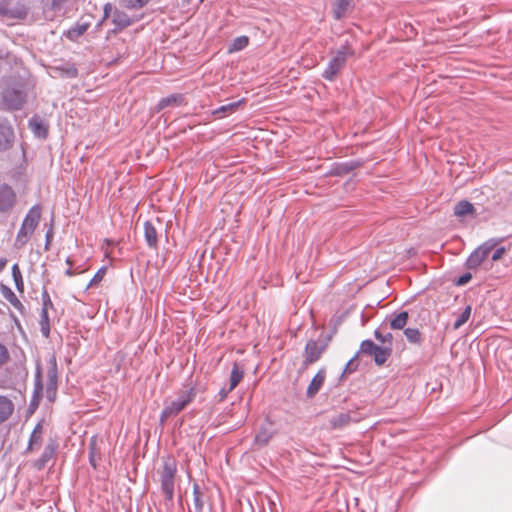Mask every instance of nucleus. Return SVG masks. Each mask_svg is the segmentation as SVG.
<instances>
[{"mask_svg":"<svg viewBox=\"0 0 512 512\" xmlns=\"http://www.w3.org/2000/svg\"><path fill=\"white\" fill-rule=\"evenodd\" d=\"M42 208L40 205L32 206L27 214L25 215L20 229L17 233L14 247L17 249L23 248L30 240L31 236L35 232L40 218H41Z\"/></svg>","mask_w":512,"mask_h":512,"instance_id":"1","label":"nucleus"},{"mask_svg":"<svg viewBox=\"0 0 512 512\" xmlns=\"http://www.w3.org/2000/svg\"><path fill=\"white\" fill-rule=\"evenodd\" d=\"M354 54L352 48L346 42L336 52L335 56L329 61L323 71L322 77L328 81H333L337 74L344 68L348 56Z\"/></svg>","mask_w":512,"mask_h":512,"instance_id":"2","label":"nucleus"},{"mask_svg":"<svg viewBox=\"0 0 512 512\" xmlns=\"http://www.w3.org/2000/svg\"><path fill=\"white\" fill-rule=\"evenodd\" d=\"M197 391L195 387H191L178 394L177 399L166 404L161 412L160 420L164 422L166 419L177 415L196 397Z\"/></svg>","mask_w":512,"mask_h":512,"instance_id":"3","label":"nucleus"},{"mask_svg":"<svg viewBox=\"0 0 512 512\" xmlns=\"http://www.w3.org/2000/svg\"><path fill=\"white\" fill-rule=\"evenodd\" d=\"M176 472L177 467L174 461L164 462L161 472V489L165 499L168 501H172L174 497V482Z\"/></svg>","mask_w":512,"mask_h":512,"instance_id":"4","label":"nucleus"},{"mask_svg":"<svg viewBox=\"0 0 512 512\" xmlns=\"http://www.w3.org/2000/svg\"><path fill=\"white\" fill-rule=\"evenodd\" d=\"M498 241L490 239L476 248L466 260V267L468 269H475L479 267L484 260L487 259L492 249L497 245Z\"/></svg>","mask_w":512,"mask_h":512,"instance_id":"5","label":"nucleus"},{"mask_svg":"<svg viewBox=\"0 0 512 512\" xmlns=\"http://www.w3.org/2000/svg\"><path fill=\"white\" fill-rule=\"evenodd\" d=\"M26 101V94L21 87H8L3 92V102L10 110H19Z\"/></svg>","mask_w":512,"mask_h":512,"instance_id":"6","label":"nucleus"},{"mask_svg":"<svg viewBox=\"0 0 512 512\" xmlns=\"http://www.w3.org/2000/svg\"><path fill=\"white\" fill-rule=\"evenodd\" d=\"M327 347V342L319 344L315 340H309L304 348V362L305 366L311 365L318 361Z\"/></svg>","mask_w":512,"mask_h":512,"instance_id":"7","label":"nucleus"},{"mask_svg":"<svg viewBox=\"0 0 512 512\" xmlns=\"http://www.w3.org/2000/svg\"><path fill=\"white\" fill-rule=\"evenodd\" d=\"M58 449V442L55 437H50L44 447L40 457L34 461V467L38 470L43 469L48 462L55 456Z\"/></svg>","mask_w":512,"mask_h":512,"instance_id":"8","label":"nucleus"},{"mask_svg":"<svg viewBox=\"0 0 512 512\" xmlns=\"http://www.w3.org/2000/svg\"><path fill=\"white\" fill-rule=\"evenodd\" d=\"M16 203V194L7 184L0 186V212L10 211Z\"/></svg>","mask_w":512,"mask_h":512,"instance_id":"9","label":"nucleus"},{"mask_svg":"<svg viewBox=\"0 0 512 512\" xmlns=\"http://www.w3.org/2000/svg\"><path fill=\"white\" fill-rule=\"evenodd\" d=\"M14 139V132L10 123L1 118L0 119V151L8 149Z\"/></svg>","mask_w":512,"mask_h":512,"instance_id":"10","label":"nucleus"},{"mask_svg":"<svg viewBox=\"0 0 512 512\" xmlns=\"http://www.w3.org/2000/svg\"><path fill=\"white\" fill-rule=\"evenodd\" d=\"M326 379V370L324 368L319 369V371L315 374V376L310 381L307 390L306 396L307 398H313L322 388Z\"/></svg>","mask_w":512,"mask_h":512,"instance_id":"11","label":"nucleus"},{"mask_svg":"<svg viewBox=\"0 0 512 512\" xmlns=\"http://www.w3.org/2000/svg\"><path fill=\"white\" fill-rule=\"evenodd\" d=\"M48 370H47V391H56L57 381H58V368H57V359L54 354H52L48 360Z\"/></svg>","mask_w":512,"mask_h":512,"instance_id":"12","label":"nucleus"},{"mask_svg":"<svg viewBox=\"0 0 512 512\" xmlns=\"http://www.w3.org/2000/svg\"><path fill=\"white\" fill-rule=\"evenodd\" d=\"M273 435L274 431L272 429V424L268 423L261 425L254 437V445L258 447L266 446L272 439Z\"/></svg>","mask_w":512,"mask_h":512,"instance_id":"13","label":"nucleus"},{"mask_svg":"<svg viewBox=\"0 0 512 512\" xmlns=\"http://www.w3.org/2000/svg\"><path fill=\"white\" fill-rule=\"evenodd\" d=\"M144 238L149 248L156 249L158 247V232L151 221L144 223Z\"/></svg>","mask_w":512,"mask_h":512,"instance_id":"14","label":"nucleus"},{"mask_svg":"<svg viewBox=\"0 0 512 512\" xmlns=\"http://www.w3.org/2000/svg\"><path fill=\"white\" fill-rule=\"evenodd\" d=\"M29 128L38 138L45 139L48 135V127L38 116H33L28 122Z\"/></svg>","mask_w":512,"mask_h":512,"instance_id":"15","label":"nucleus"},{"mask_svg":"<svg viewBox=\"0 0 512 512\" xmlns=\"http://www.w3.org/2000/svg\"><path fill=\"white\" fill-rule=\"evenodd\" d=\"M43 426L41 423H37L34 427L27 446V452H32L38 449L42 444Z\"/></svg>","mask_w":512,"mask_h":512,"instance_id":"16","label":"nucleus"},{"mask_svg":"<svg viewBox=\"0 0 512 512\" xmlns=\"http://www.w3.org/2000/svg\"><path fill=\"white\" fill-rule=\"evenodd\" d=\"M184 96L182 94H171L167 97L161 98L156 105V111L159 112L167 107L180 106L183 103Z\"/></svg>","mask_w":512,"mask_h":512,"instance_id":"17","label":"nucleus"},{"mask_svg":"<svg viewBox=\"0 0 512 512\" xmlns=\"http://www.w3.org/2000/svg\"><path fill=\"white\" fill-rule=\"evenodd\" d=\"M14 411V404L7 396L0 395V425L7 421Z\"/></svg>","mask_w":512,"mask_h":512,"instance_id":"18","label":"nucleus"},{"mask_svg":"<svg viewBox=\"0 0 512 512\" xmlns=\"http://www.w3.org/2000/svg\"><path fill=\"white\" fill-rule=\"evenodd\" d=\"M354 0H335L333 3V16L336 20L342 19L351 8Z\"/></svg>","mask_w":512,"mask_h":512,"instance_id":"19","label":"nucleus"},{"mask_svg":"<svg viewBox=\"0 0 512 512\" xmlns=\"http://www.w3.org/2000/svg\"><path fill=\"white\" fill-rule=\"evenodd\" d=\"M351 421V416L348 412L339 413L329 419L331 429L338 430L346 427Z\"/></svg>","mask_w":512,"mask_h":512,"instance_id":"20","label":"nucleus"},{"mask_svg":"<svg viewBox=\"0 0 512 512\" xmlns=\"http://www.w3.org/2000/svg\"><path fill=\"white\" fill-rule=\"evenodd\" d=\"M475 208L473 204L467 200H461L454 207V215L456 217H465L468 215H474Z\"/></svg>","mask_w":512,"mask_h":512,"instance_id":"21","label":"nucleus"},{"mask_svg":"<svg viewBox=\"0 0 512 512\" xmlns=\"http://www.w3.org/2000/svg\"><path fill=\"white\" fill-rule=\"evenodd\" d=\"M112 22L117 28L123 29L132 24L130 17L123 11L115 10L112 15Z\"/></svg>","mask_w":512,"mask_h":512,"instance_id":"22","label":"nucleus"},{"mask_svg":"<svg viewBox=\"0 0 512 512\" xmlns=\"http://www.w3.org/2000/svg\"><path fill=\"white\" fill-rule=\"evenodd\" d=\"M390 355H391L390 347L377 346V348L375 349V351L373 352V354L371 356H373L374 362L377 365H383L388 360Z\"/></svg>","mask_w":512,"mask_h":512,"instance_id":"23","label":"nucleus"},{"mask_svg":"<svg viewBox=\"0 0 512 512\" xmlns=\"http://www.w3.org/2000/svg\"><path fill=\"white\" fill-rule=\"evenodd\" d=\"M244 372L238 363H234L230 374L229 390H234L243 379Z\"/></svg>","mask_w":512,"mask_h":512,"instance_id":"24","label":"nucleus"},{"mask_svg":"<svg viewBox=\"0 0 512 512\" xmlns=\"http://www.w3.org/2000/svg\"><path fill=\"white\" fill-rule=\"evenodd\" d=\"M408 317L409 315L407 311H402L398 313L391 319L390 328L397 330L403 329L407 324Z\"/></svg>","mask_w":512,"mask_h":512,"instance_id":"25","label":"nucleus"},{"mask_svg":"<svg viewBox=\"0 0 512 512\" xmlns=\"http://www.w3.org/2000/svg\"><path fill=\"white\" fill-rule=\"evenodd\" d=\"M249 44V38L247 36L236 37L228 48L229 53L238 52L246 48Z\"/></svg>","mask_w":512,"mask_h":512,"instance_id":"26","label":"nucleus"},{"mask_svg":"<svg viewBox=\"0 0 512 512\" xmlns=\"http://www.w3.org/2000/svg\"><path fill=\"white\" fill-rule=\"evenodd\" d=\"M404 335L408 342L412 344H421L423 338L422 334L417 328L408 327L404 330Z\"/></svg>","mask_w":512,"mask_h":512,"instance_id":"27","label":"nucleus"},{"mask_svg":"<svg viewBox=\"0 0 512 512\" xmlns=\"http://www.w3.org/2000/svg\"><path fill=\"white\" fill-rule=\"evenodd\" d=\"M40 329L43 336L48 337L50 334V322H49V316H48V310L41 309L40 314Z\"/></svg>","mask_w":512,"mask_h":512,"instance_id":"28","label":"nucleus"},{"mask_svg":"<svg viewBox=\"0 0 512 512\" xmlns=\"http://www.w3.org/2000/svg\"><path fill=\"white\" fill-rule=\"evenodd\" d=\"M471 316V306L468 305L465 307V309L462 311V313L457 317L453 324V329L457 330L461 326H463L470 318Z\"/></svg>","mask_w":512,"mask_h":512,"instance_id":"29","label":"nucleus"},{"mask_svg":"<svg viewBox=\"0 0 512 512\" xmlns=\"http://www.w3.org/2000/svg\"><path fill=\"white\" fill-rule=\"evenodd\" d=\"M240 101L229 103L226 105H222L219 108L215 109L213 111V114L215 116H218L219 118L223 117L226 113H232L236 110V108L239 106Z\"/></svg>","mask_w":512,"mask_h":512,"instance_id":"30","label":"nucleus"},{"mask_svg":"<svg viewBox=\"0 0 512 512\" xmlns=\"http://www.w3.org/2000/svg\"><path fill=\"white\" fill-rule=\"evenodd\" d=\"M193 504L195 512H200L203 509V500L200 487L197 484L193 486Z\"/></svg>","mask_w":512,"mask_h":512,"instance_id":"31","label":"nucleus"},{"mask_svg":"<svg viewBox=\"0 0 512 512\" xmlns=\"http://www.w3.org/2000/svg\"><path fill=\"white\" fill-rule=\"evenodd\" d=\"M88 26V24H77L68 30L67 36L70 39H76L86 32Z\"/></svg>","mask_w":512,"mask_h":512,"instance_id":"32","label":"nucleus"},{"mask_svg":"<svg viewBox=\"0 0 512 512\" xmlns=\"http://www.w3.org/2000/svg\"><path fill=\"white\" fill-rule=\"evenodd\" d=\"M378 345H376L372 340H364L360 344V353L371 356Z\"/></svg>","mask_w":512,"mask_h":512,"instance_id":"33","label":"nucleus"},{"mask_svg":"<svg viewBox=\"0 0 512 512\" xmlns=\"http://www.w3.org/2000/svg\"><path fill=\"white\" fill-rule=\"evenodd\" d=\"M12 276L14 278L16 288L18 290H23L22 275H21L20 269L17 264H14L12 266Z\"/></svg>","mask_w":512,"mask_h":512,"instance_id":"34","label":"nucleus"},{"mask_svg":"<svg viewBox=\"0 0 512 512\" xmlns=\"http://www.w3.org/2000/svg\"><path fill=\"white\" fill-rule=\"evenodd\" d=\"M106 274V267H101L93 276V278L90 280V282L87 284L86 289H89L90 287L96 285L97 283L101 282Z\"/></svg>","mask_w":512,"mask_h":512,"instance_id":"35","label":"nucleus"},{"mask_svg":"<svg viewBox=\"0 0 512 512\" xmlns=\"http://www.w3.org/2000/svg\"><path fill=\"white\" fill-rule=\"evenodd\" d=\"M150 0H125V7L128 9H140L146 6Z\"/></svg>","mask_w":512,"mask_h":512,"instance_id":"36","label":"nucleus"},{"mask_svg":"<svg viewBox=\"0 0 512 512\" xmlns=\"http://www.w3.org/2000/svg\"><path fill=\"white\" fill-rule=\"evenodd\" d=\"M374 336H375V338H376L378 341H380V342H382V343H386V342H388L389 344H391L392 339H393V336H392V334H391L390 332H388V333H385V334H384V333H382V332L380 331V329H376V330L374 331Z\"/></svg>","mask_w":512,"mask_h":512,"instance_id":"37","label":"nucleus"},{"mask_svg":"<svg viewBox=\"0 0 512 512\" xmlns=\"http://www.w3.org/2000/svg\"><path fill=\"white\" fill-rule=\"evenodd\" d=\"M5 297L16 309L21 310L23 308L20 300L10 289L8 290V293L5 294Z\"/></svg>","mask_w":512,"mask_h":512,"instance_id":"38","label":"nucleus"},{"mask_svg":"<svg viewBox=\"0 0 512 512\" xmlns=\"http://www.w3.org/2000/svg\"><path fill=\"white\" fill-rule=\"evenodd\" d=\"M43 389V384H42V371H41V366L40 364L37 365L36 367V373H35V390L37 392L41 391Z\"/></svg>","mask_w":512,"mask_h":512,"instance_id":"39","label":"nucleus"},{"mask_svg":"<svg viewBox=\"0 0 512 512\" xmlns=\"http://www.w3.org/2000/svg\"><path fill=\"white\" fill-rule=\"evenodd\" d=\"M42 297V309L49 310L50 308H53V303L51 301V298L46 290H44L41 294Z\"/></svg>","mask_w":512,"mask_h":512,"instance_id":"40","label":"nucleus"},{"mask_svg":"<svg viewBox=\"0 0 512 512\" xmlns=\"http://www.w3.org/2000/svg\"><path fill=\"white\" fill-rule=\"evenodd\" d=\"M356 357L357 356H354L347 362V364L343 370V374H346V373L350 374L357 369L358 364L356 363Z\"/></svg>","mask_w":512,"mask_h":512,"instance_id":"41","label":"nucleus"},{"mask_svg":"<svg viewBox=\"0 0 512 512\" xmlns=\"http://www.w3.org/2000/svg\"><path fill=\"white\" fill-rule=\"evenodd\" d=\"M9 353L7 348L0 344V367L8 360Z\"/></svg>","mask_w":512,"mask_h":512,"instance_id":"42","label":"nucleus"},{"mask_svg":"<svg viewBox=\"0 0 512 512\" xmlns=\"http://www.w3.org/2000/svg\"><path fill=\"white\" fill-rule=\"evenodd\" d=\"M471 279H472L471 273H464L457 279L456 284L459 286H462V285L467 284Z\"/></svg>","mask_w":512,"mask_h":512,"instance_id":"43","label":"nucleus"},{"mask_svg":"<svg viewBox=\"0 0 512 512\" xmlns=\"http://www.w3.org/2000/svg\"><path fill=\"white\" fill-rule=\"evenodd\" d=\"M505 251H506V250H505V247H499V248H497V249L493 252V254H492V257H491L492 261H498L499 259H501V258H502V256L504 255Z\"/></svg>","mask_w":512,"mask_h":512,"instance_id":"44","label":"nucleus"},{"mask_svg":"<svg viewBox=\"0 0 512 512\" xmlns=\"http://www.w3.org/2000/svg\"><path fill=\"white\" fill-rule=\"evenodd\" d=\"M53 228L50 227L47 232H46V235H45V250H48L49 249V246H50V243L53 239Z\"/></svg>","mask_w":512,"mask_h":512,"instance_id":"45","label":"nucleus"},{"mask_svg":"<svg viewBox=\"0 0 512 512\" xmlns=\"http://www.w3.org/2000/svg\"><path fill=\"white\" fill-rule=\"evenodd\" d=\"M231 391H232V390H229V387H228V388H225V387L221 388V389L219 390L218 394H217L218 401H219V402L224 401V400L227 398L228 394H229Z\"/></svg>","mask_w":512,"mask_h":512,"instance_id":"46","label":"nucleus"},{"mask_svg":"<svg viewBox=\"0 0 512 512\" xmlns=\"http://www.w3.org/2000/svg\"><path fill=\"white\" fill-rule=\"evenodd\" d=\"M66 264L68 265V268L65 271V275L71 277V276L75 275L76 273H78L76 270H74L72 268V261H71L70 257H68L66 259Z\"/></svg>","mask_w":512,"mask_h":512,"instance_id":"47","label":"nucleus"},{"mask_svg":"<svg viewBox=\"0 0 512 512\" xmlns=\"http://www.w3.org/2000/svg\"><path fill=\"white\" fill-rule=\"evenodd\" d=\"M95 442L92 441L90 443V452H89V459H90V464L95 468L96 467V462H95V457H94V450H95Z\"/></svg>","mask_w":512,"mask_h":512,"instance_id":"48","label":"nucleus"},{"mask_svg":"<svg viewBox=\"0 0 512 512\" xmlns=\"http://www.w3.org/2000/svg\"><path fill=\"white\" fill-rule=\"evenodd\" d=\"M112 11V5L110 3L105 4L104 6V19L108 18Z\"/></svg>","mask_w":512,"mask_h":512,"instance_id":"49","label":"nucleus"},{"mask_svg":"<svg viewBox=\"0 0 512 512\" xmlns=\"http://www.w3.org/2000/svg\"><path fill=\"white\" fill-rule=\"evenodd\" d=\"M7 264V260L4 258H0V272L5 268Z\"/></svg>","mask_w":512,"mask_h":512,"instance_id":"50","label":"nucleus"},{"mask_svg":"<svg viewBox=\"0 0 512 512\" xmlns=\"http://www.w3.org/2000/svg\"><path fill=\"white\" fill-rule=\"evenodd\" d=\"M64 0H52V6L53 7H57L60 5L61 2H63Z\"/></svg>","mask_w":512,"mask_h":512,"instance_id":"51","label":"nucleus"},{"mask_svg":"<svg viewBox=\"0 0 512 512\" xmlns=\"http://www.w3.org/2000/svg\"><path fill=\"white\" fill-rule=\"evenodd\" d=\"M69 73H70V75H71V76H73V77H74V76H76V74H77V70H76L75 68H73V69H71V70H70V72H69Z\"/></svg>","mask_w":512,"mask_h":512,"instance_id":"52","label":"nucleus"}]
</instances>
